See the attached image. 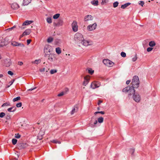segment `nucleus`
Instances as JSON below:
<instances>
[{
  "instance_id": "1",
  "label": "nucleus",
  "mask_w": 160,
  "mask_h": 160,
  "mask_svg": "<svg viewBox=\"0 0 160 160\" xmlns=\"http://www.w3.org/2000/svg\"><path fill=\"white\" fill-rule=\"evenodd\" d=\"M134 88L132 86H129L124 88L122 91L124 92L128 93V96H131L135 92Z\"/></svg>"
},
{
  "instance_id": "2",
  "label": "nucleus",
  "mask_w": 160,
  "mask_h": 160,
  "mask_svg": "<svg viewBox=\"0 0 160 160\" xmlns=\"http://www.w3.org/2000/svg\"><path fill=\"white\" fill-rule=\"evenodd\" d=\"M139 80L138 77L135 76L133 77L132 82V86L135 88H137L139 87Z\"/></svg>"
},
{
  "instance_id": "3",
  "label": "nucleus",
  "mask_w": 160,
  "mask_h": 160,
  "mask_svg": "<svg viewBox=\"0 0 160 160\" xmlns=\"http://www.w3.org/2000/svg\"><path fill=\"white\" fill-rule=\"evenodd\" d=\"M52 51V47L48 45H45L44 49V52L45 53L44 56L46 57L47 55H49V54Z\"/></svg>"
},
{
  "instance_id": "4",
  "label": "nucleus",
  "mask_w": 160,
  "mask_h": 160,
  "mask_svg": "<svg viewBox=\"0 0 160 160\" xmlns=\"http://www.w3.org/2000/svg\"><path fill=\"white\" fill-rule=\"evenodd\" d=\"M83 39V36L81 34L77 32L74 35V40L77 42H81Z\"/></svg>"
},
{
  "instance_id": "5",
  "label": "nucleus",
  "mask_w": 160,
  "mask_h": 160,
  "mask_svg": "<svg viewBox=\"0 0 160 160\" xmlns=\"http://www.w3.org/2000/svg\"><path fill=\"white\" fill-rule=\"evenodd\" d=\"M97 27V24L96 23H94L92 24L88 25L87 28V30L89 31H92L95 30Z\"/></svg>"
},
{
  "instance_id": "6",
  "label": "nucleus",
  "mask_w": 160,
  "mask_h": 160,
  "mask_svg": "<svg viewBox=\"0 0 160 160\" xmlns=\"http://www.w3.org/2000/svg\"><path fill=\"white\" fill-rule=\"evenodd\" d=\"M133 98L136 102H139L141 99L140 95L137 93H134L133 95Z\"/></svg>"
},
{
  "instance_id": "7",
  "label": "nucleus",
  "mask_w": 160,
  "mask_h": 160,
  "mask_svg": "<svg viewBox=\"0 0 160 160\" xmlns=\"http://www.w3.org/2000/svg\"><path fill=\"white\" fill-rule=\"evenodd\" d=\"M72 29L74 32H76L78 30V26L76 21H74L72 24Z\"/></svg>"
},
{
  "instance_id": "8",
  "label": "nucleus",
  "mask_w": 160,
  "mask_h": 160,
  "mask_svg": "<svg viewBox=\"0 0 160 160\" xmlns=\"http://www.w3.org/2000/svg\"><path fill=\"white\" fill-rule=\"evenodd\" d=\"M103 62L105 65L108 67L112 66L114 63L112 61L108 59H104L103 60Z\"/></svg>"
},
{
  "instance_id": "9",
  "label": "nucleus",
  "mask_w": 160,
  "mask_h": 160,
  "mask_svg": "<svg viewBox=\"0 0 160 160\" xmlns=\"http://www.w3.org/2000/svg\"><path fill=\"white\" fill-rule=\"evenodd\" d=\"M100 85V83L97 81L92 82L90 86L93 89L99 87Z\"/></svg>"
},
{
  "instance_id": "10",
  "label": "nucleus",
  "mask_w": 160,
  "mask_h": 160,
  "mask_svg": "<svg viewBox=\"0 0 160 160\" xmlns=\"http://www.w3.org/2000/svg\"><path fill=\"white\" fill-rule=\"evenodd\" d=\"M82 44L85 46H87L88 45H92V42L91 41L89 40H86L84 39L81 42Z\"/></svg>"
},
{
  "instance_id": "11",
  "label": "nucleus",
  "mask_w": 160,
  "mask_h": 160,
  "mask_svg": "<svg viewBox=\"0 0 160 160\" xmlns=\"http://www.w3.org/2000/svg\"><path fill=\"white\" fill-rule=\"evenodd\" d=\"M93 17L91 15H88L85 16L84 21L86 22L93 20Z\"/></svg>"
},
{
  "instance_id": "12",
  "label": "nucleus",
  "mask_w": 160,
  "mask_h": 160,
  "mask_svg": "<svg viewBox=\"0 0 160 160\" xmlns=\"http://www.w3.org/2000/svg\"><path fill=\"white\" fill-rule=\"evenodd\" d=\"M11 63V60L9 59H6L4 61V65L6 67L10 66Z\"/></svg>"
},
{
  "instance_id": "13",
  "label": "nucleus",
  "mask_w": 160,
  "mask_h": 160,
  "mask_svg": "<svg viewBox=\"0 0 160 160\" xmlns=\"http://www.w3.org/2000/svg\"><path fill=\"white\" fill-rule=\"evenodd\" d=\"M11 44L14 46H19L21 47H24V45L22 43H18L15 41L12 42Z\"/></svg>"
},
{
  "instance_id": "14",
  "label": "nucleus",
  "mask_w": 160,
  "mask_h": 160,
  "mask_svg": "<svg viewBox=\"0 0 160 160\" xmlns=\"http://www.w3.org/2000/svg\"><path fill=\"white\" fill-rule=\"evenodd\" d=\"M90 79V77L89 76L85 77L84 78V81L83 82V85L86 86L88 83Z\"/></svg>"
},
{
  "instance_id": "15",
  "label": "nucleus",
  "mask_w": 160,
  "mask_h": 160,
  "mask_svg": "<svg viewBox=\"0 0 160 160\" xmlns=\"http://www.w3.org/2000/svg\"><path fill=\"white\" fill-rule=\"evenodd\" d=\"M63 23V20L62 19L59 18L58 19L57 23L55 24L56 26H62Z\"/></svg>"
},
{
  "instance_id": "16",
  "label": "nucleus",
  "mask_w": 160,
  "mask_h": 160,
  "mask_svg": "<svg viewBox=\"0 0 160 160\" xmlns=\"http://www.w3.org/2000/svg\"><path fill=\"white\" fill-rule=\"evenodd\" d=\"M78 110V108L77 105H75L73 108L72 111L71 112V114H73L75 112H77Z\"/></svg>"
},
{
  "instance_id": "17",
  "label": "nucleus",
  "mask_w": 160,
  "mask_h": 160,
  "mask_svg": "<svg viewBox=\"0 0 160 160\" xmlns=\"http://www.w3.org/2000/svg\"><path fill=\"white\" fill-rule=\"evenodd\" d=\"M31 32V30L30 29H28L26 30L21 35V37H22L25 35H28L30 34Z\"/></svg>"
},
{
  "instance_id": "18",
  "label": "nucleus",
  "mask_w": 160,
  "mask_h": 160,
  "mask_svg": "<svg viewBox=\"0 0 160 160\" xmlns=\"http://www.w3.org/2000/svg\"><path fill=\"white\" fill-rule=\"evenodd\" d=\"M11 7L13 9H16L18 8L19 6L17 3L15 2L12 4Z\"/></svg>"
},
{
  "instance_id": "19",
  "label": "nucleus",
  "mask_w": 160,
  "mask_h": 160,
  "mask_svg": "<svg viewBox=\"0 0 160 160\" xmlns=\"http://www.w3.org/2000/svg\"><path fill=\"white\" fill-rule=\"evenodd\" d=\"M131 3L130 2L124 4L122 5H121V8L122 9H125L129 5H131Z\"/></svg>"
},
{
  "instance_id": "20",
  "label": "nucleus",
  "mask_w": 160,
  "mask_h": 160,
  "mask_svg": "<svg viewBox=\"0 0 160 160\" xmlns=\"http://www.w3.org/2000/svg\"><path fill=\"white\" fill-rule=\"evenodd\" d=\"M33 22L32 21H26L24 22L23 24V26L28 25L32 23Z\"/></svg>"
},
{
  "instance_id": "21",
  "label": "nucleus",
  "mask_w": 160,
  "mask_h": 160,
  "mask_svg": "<svg viewBox=\"0 0 160 160\" xmlns=\"http://www.w3.org/2000/svg\"><path fill=\"white\" fill-rule=\"evenodd\" d=\"M32 0H23V4L24 5H28L29 3Z\"/></svg>"
},
{
  "instance_id": "22",
  "label": "nucleus",
  "mask_w": 160,
  "mask_h": 160,
  "mask_svg": "<svg viewBox=\"0 0 160 160\" xmlns=\"http://www.w3.org/2000/svg\"><path fill=\"white\" fill-rule=\"evenodd\" d=\"M91 3L94 6H97L98 5V0H94L91 2Z\"/></svg>"
},
{
  "instance_id": "23",
  "label": "nucleus",
  "mask_w": 160,
  "mask_h": 160,
  "mask_svg": "<svg viewBox=\"0 0 160 160\" xmlns=\"http://www.w3.org/2000/svg\"><path fill=\"white\" fill-rule=\"evenodd\" d=\"M48 55V59L50 61L52 62L53 60V57H54L53 55L52 54H49Z\"/></svg>"
},
{
  "instance_id": "24",
  "label": "nucleus",
  "mask_w": 160,
  "mask_h": 160,
  "mask_svg": "<svg viewBox=\"0 0 160 160\" xmlns=\"http://www.w3.org/2000/svg\"><path fill=\"white\" fill-rule=\"evenodd\" d=\"M87 71H88V72L91 75L94 72V71L91 68H88L87 69Z\"/></svg>"
},
{
  "instance_id": "25",
  "label": "nucleus",
  "mask_w": 160,
  "mask_h": 160,
  "mask_svg": "<svg viewBox=\"0 0 160 160\" xmlns=\"http://www.w3.org/2000/svg\"><path fill=\"white\" fill-rule=\"evenodd\" d=\"M56 52L58 54H59L61 53V48H57L55 49Z\"/></svg>"
},
{
  "instance_id": "26",
  "label": "nucleus",
  "mask_w": 160,
  "mask_h": 160,
  "mask_svg": "<svg viewBox=\"0 0 160 160\" xmlns=\"http://www.w3.org/2000/svg\"><path fill=\"white\" fill-rule=\"evenodd\" d=\"M156 45L155 42L153 41H150L149 43V45L151 47H153Z\"/></svg>"
},
{
  "instance_id": "27",
  "label": "nucleus",
  "mask_w": 160,
  "mask_h": 160,
  "mask_svg": "<svg viewBox=\"0 0 160 160\" xmlns=\"http://www.w3.org/2000/svg\"><path fill=\"white\" fill-rule=\"evenodd\" d=\"M46 21L49 24H50L52 22V19L51 17L47 18H46Z\"/></svg>"
},
{
  "instance_id": "28",
  "label": "nucleus",
  "mask_w": 160,
  "mask_h": 160,
  "mask_svg": "<svg viewBox=\"0 0 160 160\" xmlns=\"http://www.w3.org/2000/svg\"><path fill=\"white\" fill-rule=\"evenodd\" d=\"M60 16V14L57 13L53 16V18L54 19H57Z\"/></svg>"
},
{
  "instance_id": "29",
  "label": "nucleus",
  "mask_w": 160,
  "mask_h": 160,
  "mask_svg": "<svg viewBox=\"0 0 160 160\" xmlns=\"http://www.w3.org/2000/svg\"><path fill=\"white\" fill-rule=\"evenodd\" d=\"M98 122L99 123H101L103 122V118L102 117H101L98 118Z\"/></svg>"
},
{
  "instance_id": "30",
  "label": "nucleus",
  "mask_w": 160,
  "mask_h": 160,
  "mask_svg": "<svg viewBox=\"0 0 160 160\" xmlns=\"http://www.w3.org/2000/svg\"><path fill=\"white\" fill-rule=\"evenodd\" d=\"M20 99H21L20 97L19 96H18V97H17V98H13V101L14 102L17 101L18 100H20Z\"/></svg>"
},
{
  "instance_id": "31",
  "label": "nucleus",
  "mask_w": 160,
  "mask_h": 160,
  "mask_svg": "<svg viewBox=\"0 0 160 160\" xmlns=\"http://www.w3.org/2000/svg\"><path fill=\"white\" fill-rule=\"evenodd\" d=\"M53 39L51 37H49L47 39V42L48 43H50L53 41Z\"/></svg>"
},
{
  "instance_id": "32",
  "label": "nucleus",
  "mask_w": 160,
  "mask_h": 160,
  "mask_svg": "<svg viewBox=\"0 0 160 160\" xmlns=\"http://www.w3.org/2000/svg\"><path fill=\"white\" fill-rule=\"evenodd\" d=\"M118 2L117 1H116L113 3V7L114 8H116L118 7Z\"/></svg>"
},
{
  "instance_id": "33",
  "label": "nucleus",
  "mask_w": 160,
  "mask_h": 160,
  "mask_svg": "<svg viewBox=\"0 0 160 160\" xmlns=\"http://www.w3.org/2000/svg\"><path fill=\"white\" fill-rule=\"evenodd\" d=\"M17 142V140L15 138H13L12 140V143L13 145H15Z\"/></svg>"
},
{
  "instance_id": "34",
  "label": "nucleus",
  "mask_w": 160,
  "mask_h": 160,
  "mask_svg": "<svg viewBox=\"0 0 160 160\" xmlns=\"http://www.w3.org/2000/svg\"><path fill=\"white\" fill-rule=\"evenodd\" d=\"M98 113H101L102 114H104L105 113V112L104 111H98L94 112V114L96 115Z\"/></svg>"
},
{
  "instance_id": "35",
  "label": "nucleus",
  "mask_w": 160,
  "mask_h": 160,
  "mask_svg": "<svg viewBox=\"0 0 160 160\" xmlns=\"http://www.w3.org/2000/svg\"><path fill=\"white\" fill-rule=\"evenodd\" d=\"M137 58L138 57L137 56V54H136L135 56L132 59V61L133 62H135L137 60Z\"/></svg>"
},
{
  "instance_id": "36",
  "label": "nucleus",
  "mask_w": 160,
  "mask_h": 160,
  "mask_svg": "<svg viewBox=\"0 0 160 160\" xmlns=\"http://www.w3.org/2000/svg\"><path fill=\"white\" fill-rule=\"evenodd\" d=\"M10 105V103L9 102H6L5 103H4L2 104V107H4V106H9Z\"/></svg>"
},
{
  "instance_id": "37",
  "label": "nucleus",
  "mask_w": 160,
  "mask_h": 160,
  "mask_svg": "<svg viewBox=\"0 0 160 160\" xmlns=\"http://www.w3.org/2000/svg\"><path fill=\"white\" fill-rule=\"evenodd\" d=\"M41 62V60L40 59H37L35 61H34L33 62V63L38 64L40 63Z\"/></svg>"
},
{
  "instance_id": "38",
  "label": "nucleus",
  "mask_w": 160,
  "mask_h": 160,
  "mask_svg": "<svg viewBox=\"0 0 160 160\" xmlns=\"http://www.w3.org/2000/svg\"><path fill=\"white\" fill-rule=\"evenodd\" d=\"M14 108V107H11L10 108H9L7 109V110L8 112H14L15 111V110H13L12 111V110Z\"/></svg>"
},
{
  "instance_id": "39",
  "label": "nucleus",
  "mask_w": 160,
  "mask_h": 160,
  "mask_svg": "<svg viewBox=\"0 0 160 160\" xmlns=\"http://www.w3.org/2000/svg\"><path fill=\"white\" fill-rule=\"evenodd\" d=\"M57 72V70L52 69L50 71V73L52 74Z\"/></svg>"
},
{
  "instance_id": "40",
  "label": "nucleus",
  "mask_w": 160,
  "mask_h": 160,
  "mask_svg": "<svg viewBox=\"0 0 160 160\" xmlns=\"http://www.w3.org/2000/svg\"><path fill=\"white\" fill-rule=\"evenodd\" d=\"M52 142L53 143H58L59 144L61 143V142L60 141H58L56 140H53L52 141Z\"/></svg>"
},
{
  "instance_id": "41",
  "label": "nucleus",
  "mask_w": 160,
  "mask_h": 160,
  "mask_svg": "<svg viewBox=\"0 0 160 160\" xmlns=\"http://www.w3.org/2000/svg\"><path fill=\"white\" fill-rule=\"evenodd\" d=\"M121 55L122 57H125L126 56V54L125 52H122L121 53Z\"/></svg>"
},
{
  "instance_id": "42",
  "label": "nucleus",
  "mask_w": 160,
  "mask_h": 160,
  "mask_svg": "<svg viewBox=\"0 0 160 160\" xmlns=\"http://www.w3.org/2000/svg\"><path fill=\"white\" fill-rule=\"evenodd\" d=\"M15 137L16 138H20L21 135L19 133L16 134Z\"/></svg>"
},
{
  "instance_id": "43",
  "label": "nucleus",
  "mask_w": 160,
  "mask_h": 160,
  "mask_svg": "<svg viewBox=\"0 0 160 160\" xmlns=\"http://www.w3.org/2000/svg\"><path fill=\"white\" fill-rule=\"evenodd\" d=\"M22 103L21 102H19L16 104V106L18 108L22 106Z\"/></svg>"
},
{
  "instance_id": "44",
  "label": "nucleus",
  "mask_w": 160,
  "mask_h": 160,
  "mask_svg": "<svg viewBox=\"0 0 160 160\" xmlns=\"http://www.w3.org/2000/svg\"><path fill=\"white\" fill-rule=\"evenodd\" d=\"M5 115V113L4 112H2L0 113V117L2 118Z\"/></svg>"
},
{
  "instance_id": "45",
  "label": "nucleus",
  "mask_w": 160,
  "mask_h": 160,
  "mask_svg": "<svg viewBox=\"0 0 160 160\" xmlns=\"http://www.w3.org/2000/svg\"><path fill=\"white\" fill-rule=\"evenodd\" d=\"M144 2L142 1H140L139 3V4L141 5L142 6H143V5L144 4Z\"/></svg>"
},
{
  "instance_id": "46",
  "label": "nucleus",
  "mask_w": 160,
  "mask_h": 160,
  "mask_svg": "<svg viewBox=\"0 0 160 160\" xmlns=\"http://www.w3.org/2000/svg\"><path fill=\"white\" fill-rule=\"evenodd\" d=\"M64 94V92H60V93H59V94H58V97H61V96H62Z\"/></svg>"
},
{
  "instance_id": "47",
  "label": "nucleus",
  "mask_w": 160,
  "mask_h": 160,
  "mask_svg": "<svg viewBox=\"0 0 160 160\" xmlns=\"http://www.w3.org/2000/svg\"><path fill=\"white\" fill-rule=\"evenodd\" d=\"M152 49L153 48H152L149 47L147 48V50L148 52H149L151 51L152 50Z\"/></svg>"
},
{
  "instance_id": "48",
  "label": "nucleus",
  "mask_w": 160,
  "mask_h": 160,
  "mask_svg": "<svg viewBox=\"0 0 160 160\" xmlns=\"http://www.w3.org/2000/svg\"><path fill=\"white\" fill-rule=\"evenodd\" d=\"M8 74H9L11 76H12L13 75V73L12 71H9L8 72Z\"/></svg>"
},
{
  "instance_id": "49",
  "label": "nucleus",
  "mask_w": 160,
  "mask_h": 160,
  "mask_svg": "<svg viewBox=\"0 0 160 160\" xmlns=\"http://www.w3.org/2000/svg\"><path fill=\"white\" fill-rule=\"evenodd\" d=\"M36 88H37V87H35L33 88H31V89H29L27 91H32V90Z\"/></svg>"
},
{
  "instance_id": "50",
  "label": "nucleus",
  "mask_w": 160,
  "mask_h": 160,
  "mask_svg": "<svg viewBox=\"0 0 160 160\" xmlns=\"http://www.w3.org/2000/svg\"><path fill=\"white\" fill-rule=\"evenodd\" d=\"M39 70L40 72H44L45 70V68H42L40 69Z\"/></svg>"
},
{
  "instance_id": "51",
  "label": "nucleus",
  "mask_w": 160,
  "mask_h": 160,
  "mask_svg": "<svg viewBox=\"0 0 160 160\" xmlns=\"http://www.w3.org/2000/svg\"><path fill=\"white\" fill-rule=\"evenodd\" d=\"M18 64L20 66L22 65L23 64V63L22 62H18Z\"/></svg>"
},
{
  "instance_id": "52",
  "label": "nucleus",
  "mask_w": 160,
  "mask_h": 160,
  "mask_svg": "<svg viewBox=\"0 0 160 160\" xmlns=\"http://www.w3.org/2000/svg\"><path fill=\"white\" fill-rule=\"evenodd\" d=\"M31 41V40L30 39H28L27 41V44H29L30 43Z\"/></svg>"
},
{
  "instance_id": "53",
  "label": "nucleus",
  "mask_w": 160,
  "mask_h": 160,
  "mask_svg": "<svg viewBox=\"0 0 160 160\" xmlns=\"http://www.w3.org/2000/svg\"><path fill=\"white\" fill-rule=\"evenodd\" d=\"M131 82V80H127V81H126V83L127 84H128L130 82Z\"/></svg>"
},
{
  "instance_id": "54",
  "label": "nucleus",
  "mask_w": 160,
  "mask_h": 160,
  "mask_svg": "<svg viewBox=\"0 0 160 160\" xmlns=\"http://www.w3.org/2000/svg\"><path fill=\"white\" fill-rule=\"evenodd\" d=\"M15 26H14L13 27H12V28H8V29H9V30H12V29H13V28H15Z\"/></svg>"
},
{
  "instance_id": "55",
  "label": "nucleus",
  "mask_w": 160,
  "mask_h": 160,
  "mask_svg": "<svg viewBox=\"0 0 160 160\" xmlns=\"http://www.w3.org/2000/svg\"><path fill=\"white\" fill-rule=\"evenodd\" d=\"M97 122H97V120H96V121H95L94 122V125H95V124H96L97 123Z\"/></svg>"
},
{
  "instance_id": "56",
  "label": "nucleus",
  "mask_w": 160,
  "mask_h": 160,
  "mask_svg": "<svg viewBox=\"0 0 160 160\" xmlns=\"http://www.w3.org/2000/svg\"><path fill=\"white\" fill-rule=\"evenodd\" d=\"M4 45H5V44H1L0 45V47H2L3 46H4Z\"/></svg>"
},
{
  "instance_id": "57",
  "label": "nucleus",
  "mask_w": 160,
  "mask_h": 160,
  "mask_svg": "<svg viewBox=\"0 0 160 160\" xmlns=\"http://www.w3.org/2000/svg\"><path fill=\"white\" fill-rule=\"evenodd\" d=\"M102 102V101H100L98 103V105H99Z\"/></svg>"
},
{
  "instance_id": "58",
  "label": "nucleus",
  "mask_w": 160,
  "mask_h": 160,
  "mask_svg": "<svg viewBox=\"0 0 160 160\" xmlns=\"http://www.w3.org/2000/svg\"><path fill=\"white\" fill-rule=\"evenodd\" d=\"M3 76V75L2 74H0V78H2Z\"/></svg>"
},
{
  "instance_id": "59",
  "label": "nucleus",
  "mask_w": 160,
  "mask_h": 160,
  "mask_svg": "<svg viewBox=\"0 0 160 160\" xmlns=\"http://www.w3.org/2000/svg\"><path fill=\"white\" fill-rule=\"evenodd\" d=\"M131 150L132 151V154L133 153V152H134V150L133 149H131Z\"/></svg>"
},
{
  "instance_id": "60",
  "label": "nucleus",
  "mask_w": 160,
  "mask_h": 160,
  "mask_svg": "<svg viewBox=\"0 0 160 160\" xmlns=\"http://www.w3.org/2000/svg\"><path fill=\"white\" fill-rule=\"evenodd\" d=\"M14 80H13V81H12V82H11V84H10V85H11L13 83V82H14Z\"/></svg>"
},
{
  "instance_id": "61",
  "label": "nucleus",
  "mask_w": 160,
  "mask_h": 160,
  "mask_svg": "<svg viewBox=\"0 0 160 160\" xmlns=\"http://www.w3.org/2000/svg\"><path fill=\"white\" fill-rule=\"evenodd\" d=\"M2 58V57L1 55L0 54V59Z\"/></svg>"
},
{
  "instance_id": "62",
  "label": "nucleus",
  "mask_w": 160,
  "mask_h": 160,
  "mask_svg": "<svg viewBox=\"0 0 160 160\" xmlns=\"http://www.w3.org/2000/svg\"><path fill=\"white\" fill-rule=\"evenodd\" d=\"M102 3H103V1H102V2H101L102 4Z\"/></svg>"
},
{
  "instance_id": "63",
  "label": "nucleus",
  "mask_w": 160,
  "mask_h": 160,
  "mask_svg": "<svg viewBox=\"0 0 160 160\" xmlns=\"http://www.w3.org/2000/svg\"><path fill=\"white\" fill-rule=\"evenodd\" d=\"M9 86H8V88Z\"/></svg>"
},
{
  "instance_id": "64",
  "label": "nucleus",
  "mask_w": 160,
  "mask_h": 160,
  "mask_svg": "<svg viewBox=\"0 0 160 160\" xmlns=\"http://www.w3.org/2000/svg\"><path fill=\"white\" fill-rule=\"evenodd\" d=\"M15 160H18V159H16Z\"/></svg>"
}]
</instances>
